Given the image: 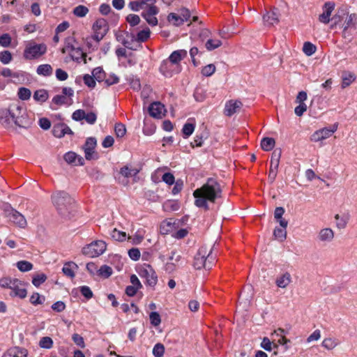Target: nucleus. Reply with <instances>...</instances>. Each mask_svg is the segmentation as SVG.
I'll use <instances>...</instances> for the list:
<instances>
[{"label":"nucleus","mask_w":357,"mask_h":357,"mask_svg":"<svg viewBox=\"0 0 357 357\" xmlns=\"http://www.w3.org/2000/svg\"><path fill=\"white\" fill-rule=\"evenodd\" d=\"M222 189L220 184L213 178H208L201 188L193 192L195 198V204L199 208L208 210V202L215 203L222 197Z\"/></svg>","instance_id":"f257e3e1"},{"label":"nucleus","mask_w":357,"mask_h":357,"mask_svg":"<svg viewBox=\"0 0 357 357\" xmlns=\"http://www.w3.org/2000/svg\"><path fill=\"white\" fill-rule=\"evenodd\" d=\"M53 205L59 215L64 219H71L76 213L73 199L65 191H56L51 196Z\"/></svg>","instance_id":"f03ea898"},{"label":"nucleus","mask_w":357,"mask_h":357,"mask_svg":"<svg viewBox=\"0 0 357 357\" xmlns=\"http://www.w3.org/2000/svg\"><path fill=\"white\" fill-rule=\"evenodd\" d=\"M8 114H10L13 122L18 127L28 128L32 121L28 117L25 108L20 103L11 104L8 107Z\"/></svg>","instance_id":"7ed1b4c3"},{"label":"nucleus","mask_w":357,"mask_h":357,"mask_svg":"<svg viewBox=\"0 0 357 357\" xmlns=\"http://www.w3.org/2000/svg\"><path fill=\"white\" fill-rule=\"evenodd\" d=\"M215 257L212 255V248L201 247L194 258L193 266L197 269H211L214 264Z\"/></svg>","instance_id":"20e7f679"},{"label":"nucleus","mask_w":357,"mask_h":357,"mask_svg":"<svg viewBox=\"0 0 357 357\" xmlns=\"http://www.w3.org/2000/svg\"><path fill=\"white\" fill-rule=\"evenodd\" d=\"M0 286L11 290L10 295L24 298L27 295L26 284L17 278H3L0 280Z\"/></svg>","instance_id":"39448f33"},{"label":"nucleus","mask_w":357,"mask_h":357,"mask_svg":"<svg viewBox=\"0 0 357 357\" xmlns=\"http://www.w3.org/2000/svg\"><path fill=\"white\" fill-rule=\"evenodd\" d=\"M106 250V243L102 241H95L82 248V254L89 257L102 255Z\"/></svg>","instance_id":"423d86ee"},{"label":"nucleus","mask_w":357,"mask_h":357,"mask_svg":"<svg viewBox=\"0 0 357 357\" xmlns=\"http://www.w3.org/2000/svg\"><path fill=\"white\" fill-rule=\"evenodd\" d=\"M5 216L13 224L21 228L26 226V220L24 215L15 209L13 208L10 205H6L3 208Z\"/></svg>","instance_id":"0eeeda50"},{"label":"nucleus","mask_w":357,"mask_h":357,"mask_svg":"<svg viewBox=\"0 0 357 357\" xmlns=\"http://www.w3.org/2000/svg\"><path fill=\"white\" fill-rule=\"evenodd\" d=\"M47 51V46L43 44H29L24 52V57L26 59L31 60L40 57Z\"/></svg>","instance_id":"6e6552de"},{"label":"nucleus","mask_w":357,"mask_h":357,"mask_svg":"<svg viewBox=\"0 0 357 357\" xmlns=\"http://www.w3.org/2000/svg\"><path fill=\"white\" fill-rule=\"evenodd\" d=\"M338 123H335L330 127H326L315 131L310 137V140L318 142L329 138L337 130Z\"/></svg>","instance_id":"1a4fd4ad"},{"label":"nucleus","mask_w":357,"mask_h":357,"mask_svg":"<svg viewBox=\"0 0 357 357\" xmlns=\"http://www.w3.org/2000/svg\"><path fill=\"white\" fill-rule=\"evenodd\" d=\"M92 29L94 32L93 38L98 43L107 34L109 26L105 19L99 18L94 22Z\"/></svg>","instance_id":"9d476101"},{"label":"nucleus","mask_w":357,"mask_h":357,"mask_svg":"<svg viewBox=\"0 0 357 357\" xmlns=\"http://www.w3.org/2000/svg\"><path fill=\"white\" fill-rule=\"evenodd\" d=\"M281 155L282 151L279 149H275L272 153L271 158V166L268 172V180L271 183H273L276 178Z\"/></svg>","instance_id":"9b49d317"},{"label":"nucleus","mask_w":357,"mask_h":357,"mask_svg":"<svg viewBox=\"0 0 357 357\" xmlns=\"http://www.w3.org/2000/svg\"><path fill=\"white\" fill-rule=\"evenodd\" d=\"M139 275L146 279V284L151 287L155 286L158 282V276L151 265L144 264V266L140 269Z\"/></svg>","instance_id":"f8f14e48"},{"label":"nucleus","mask_w":357,"mask_h":357,"mask_svg":"<svg viewBox=\"0 0 357 357\" xmlns=\"http://www.w3.org/2000/svg\"><path fill=\"white\" fill-rule=\"evenodd\" d=\"M97 144V141L95 137H89L86 139L85 144L83 146V149L85 153V158L88 160L97 158L95 154V148Z\"/></svg>","instance_id":"ddd939ff"},{"label":"nucleus","mask_w":357,"mask_h":357,"mask_svg":"<svg viewBox=\"0 0 357 357\" xmlns=\"http://www.w3.org/2000/svg\"><path fill=\"white\" fill-rule=\"evenodd\" d=\"M158 13L156 6H149L147 10H144L142 15L151 26H156L158 24V19L155 17Z\"/></svg>","instance_id":"4468645a"},{"label":"nucleus","mask_w":357,"mask_h":357,"mask_svg":"<svg viewBox=\"0 0 357 357\" xmlns=\"http://www.w3.org/2000/svg\"><path fill=\"white\" fill-rule=\"evenodd\" d=\"M165 112L164 105L161 104L160 102H153L149 107L150 116L154 118L161 119L165 115Z\"/></svg>","instance_id":"2eb2a0df"},{"label":"nucleus","mask_w":357,"mask_h":357,"mask_svg":"<svg viewBox=\"0 0 357 357\" xmlns=\"http://www.w3.org/2000/svg\"><path fill=\"white\" fill-rule=\"evenodd\" d=\"M243 106L240 100H230L225 104L224 114L227 116H231L236 113Z\"/></svg>","instance_id":"dca6fc26"},{"label":"nucleus","mask_w":357,"mask_h":357,"mask_svg":"<svg viewBox=\"0 0 357 357\" xmlns=\"http://www.w3.org/2000/svg\"><path fill=\"white\" fill-rule=\"evenodd\" d=\"M335 3L332 1H328L324 3V11L322 14L319 15V20L324 23L328 24L331 19L330 18L332 12L335 8Z\"/></svg>","instance_id":"f3484780"},{"label":"nucleus","mask_w":357,"mask_h":357,"mask_svg":"<svg viewBox=\"0 0 357 357\" xmlns=\"http://www.w3.org/2000/svg\"><path fill=\"white\" fill-rule=\"evenodd\" d=\"M52 133L54 137L58 138L63 137L66 134H73L71 129L66 124L63 123H59L54 125Z\"/></svg>","instance_id":"a211bd4d"},{"label":"nucleus","mask_w":357,"mask_h":357,"mask_svg":"<svg viewBox=\"0 0 357 357\" xmlns=\"http://www.w3.org/2000/svg\"><path fill=\"white\" fill-rule=\"evenodd\" d=\"M334 232L331 228L321 229L317 235L318 241L324 243H328L333 241Z\"/></svg>","instance_id":"6ab92c4d"},{"label":"nucleus","mask_w":357,"mask_h":357,"mask_svg":"<svg viewBox=\"0 0 357 357\" xmlns=\"http://www.w3.org/2000/svg\"><path fill=\"white\" fill-rule=\"evenodd\" d=\"M344 22L342 24V27H344V29H356L357 25V14L356 13H349V10H347V14L344 17Z\"/></svg>","instance_id":"aec40b11"},{"label":"nucleus","mask_w":357,"mask_h":357,"mask_svg":"<svg viewBox=\"0 0 357 357\" xmlns=\"http://www.w3.org/2000/svg\"><path fill=\"white\" fill-rule=\"evenodd\" d=\"M64 160L69 164H74L75 165H83L84 160L81 156H77L74 152L70 151L64 155Z\"/></svg>","instance_id":"412c9836"},{"label":"nucleus","mask_w":357,"mask_h":357,"mask_svg":"<svg viewBox=\"0 0 357 357\" xmlns=\"http://www.w3.org/2000/svg\"><path fill=\"white\" fill-rule=\"evenodd\" d=\"M264 22L269 26L278 24L279 22L278 9H273L267 12L264 16Z\"/></svg>","instance_id":"4be33fe9"},{"label":"nucleus","mask_w":357,"mask_h":357,"mask_svg":"<svg viewBox=\"0 0 357 357\" xmlns=\"http://www.w3.org/2000/svg\"><path fill=\"white\" fill-rule=\"evenodd\" d=\"M26 349L20 347H13L5 353L2 357H27Z\"/></svg>","instance_id":"5701e85b"},{"label":"nucleus","mask_w":357,"mask_h":357,"mask_svg":"<svg viewBox=\"0 0 357 357\" xmlns=\"http://www.w3.org/2000/svg\"><path fill=\"white\" fill-rule=\"evenodd\" d=\"M187 51L178 50L174 51L169 56V60L172 64H178L183 58L187 56Z\"/></svg>","instance_id":"b1692460"},{"label":"nucleus","mask_w":357,"mask_h":357,"mask_svg":"<svg viewBox=\"0 0 357 357\" xmlns=\"http://www.w3.org/2000/svg\"><path fill=\"white\" fill-rule=\"evenodd\" d=\"M291 282L289 273L286 272L276 279L275 284L280 288H286Z\"/></svg>","instance_id":"393cba45"},{"label":"nucleus","mask_w":357,"mask_h":357,"mask_svg":"<svg viewBox=\"0 0 357 357\" xmlns=\"http://www.w3.org/2000/svg\"><path fill=\"white\" fill-rule=\"evenodd\" d=\"M78 45L76 40L74 37H68L65 40V46L62 49V52L65 53L66 52L70 51L73 52L75 50H78Z\"/></svg>","instance_id":"a878e982"},{"label":"nucleus","mask_w":357,"mask_h":357,"mask_svg":"<svg viewBox=\"0 0 357 357\" xmlns=\"http://www.w3.org/2000/svg\"><path fill=\"white\" fill-rule=\"evenodd\" d=\"M342 84L341 87L345 89L349 86L356 79V76L353 73L344 71L342 75Z\"/></svg>","instance_id":"bb28decb"},{"label":"nucleus","mask_w":357,"mask_h":357,"mask_svg":"<svg viewBox=\"0 0 357 357\" xmlns=\"http://www.w3.org/2000/svg\"><path fill=\"white\" fill-rule=\"evenodd\" d=\"M347 14V8L342 6L339 8L336 13L332 17L331 22H335V24H340L345 17Z\"/></svg>","instance_id":"cd10ccee"},{"label":"nucleus","mask_w":357,"mask_h":357,"mask_svg":"<svg viewBox=\"0 0 357 357\" xmlns=\"http://www.w3.org/2000/svg\"><path fill=\"white\" fill-rule=\"evenodd\" d=\"M7 112H8V109L0 112V123L5 128H9L13 121L10 114H8Z\"/></svg>","instance_id":"c85d7f7f"},{"label":"nucleus","mask_w":357,"mask_h":357,"mask_svg":"<svg viewBox=\"0 0 357 357\" xmlns=\"http://www.w3.org/2000/svg\"><path fill=\"white\" fill-rule=\"evenodd\" d=\"M275 141L272 137H264L261 141V147L265 151H269L273 149Z\"/></svg>","instance_id":"c756f323"},{"label":"nucleus","mask_w":357,"mask_h":357,"mask_svg":"<svg viewBox=\"0 0 357 357\" xmlns=\"http://www.w3.org/2000/svg\"><path fill=\"white\" fill-rule=\"evenodd\" d=\"M53 69L50 64H42L38 66L36 72L39 75L45 77L50 76L52 74Z\"/></svg>","instance_id":"7c9ffc66"},{"label":"nucleus","mask_w":357,"mask_h":357,"mask_svg":"<svg viewBox=\"0 0 357 357\" xmlns=\"http://www.w3.org/2000/svg\"><path fill=\"white\" fill-rule=\"evenodd\" d=\"M70 56L74 61H79V59H82L84 63H86V54L84 53L80 47H78V50H75L73 52H71Z\"/></svg>","instance_id":"2f4dec72"},{"label":"nucleus","mask_w":357,"mask_h":357,"mask_svg":"<svg viewBox=\"0 0 357 357\" xmlns=\"http://www.w3.org/2000/svg\"><path fill=\"white\" fill-rule=\"evenodd\" d=\"M49 97L48 92L45 89H39L34 92L33 98L38 102H45Z\"/></svg>","instance_id":"473e14b6"},{"label":"nucleus","mask_w":357,"mask_h":357,"mask_svg":"<svg viewBox=\"0 0 357 357\" xmlns=\"http://www.w3.org/2000/svg\"><path fill=\"white\" fill-rule=\"evenodd\" d=\"M122 43L126 47L132 50H137L138 48L142 47L141 44L135 40V36L133 35L132 36V40L130 41L124 40Z\"/></svg>","instance_id":"72a5a7b5"},{"label":"nucleus","mask_w":357,"mask_h":357,"mask_svg":"<svg viewBox=\"0 0 357 357\" xmlns=\"http://www.w3.org/2000/svg\"><path fill=\"white\" fill-rule=\"evenodd\" d=\"M92 75L98 82L104 81L106 77V74L101 67L95 68L92 70Z\"/></svg>","instance_id":"f704fd0d"},{"label":"nucleus","mask_w":357,"mask_h":357,"mask_svg":"<svg viewBox=\"0 0 357 357\" xmlns=\"http://www.w3.org/2000/svg\"><path fill=\"white\" fill-rule=\"evenodd\" d=\"M16 266L21 272H28L33 268V264L25 260L17 261Z\"/></svg>","instance_id":"c9c22d12"},{"label":"nucleus","mask_w":357,"mask_h":357,"mask_svg":"<svg viewBox=\"0 0 357 357\" xmlns=\"http://www.w3.org/2000/svg\"><path fill=\"white\" fill-rule=\"evenodd\" d=\"M98 275L104 278H108L113 273L112 268L107 265H102L98 271Z\"/></svg>","instance_id":"e433bc0d"},{"label":"nucleus","mask_w":357,"mask_h":357,"mask_svg":"<svg viewBox=\"0 0 357 357\" xmlns=\"http://www.w3.org/2000/svg\"><path fill=\"white\" fill-rule=\"evenodd\" d=\"M287 228H278L276 227L273 231V236L280 241H284L287 238Z\"/></svg>","instance_id":"4c0bfd02"},{"label":"nucleus","mask_w":357,"mask_h":357,"mask_svg":"<svg viewBox=\"0 0 357 357\" xmlns=\"http://www.w3.org/2000/svg\"><path fill=\"white\" fill-rule=\"evenodd\" d=\"M150 33L151 31L148 28L140 31L135 37V40L141 44V43L146 41L150 37Z\"/></svg>","instance_id":"58836bf2"},{"label":"nucleus","mask_w":357,"mask_h":357,"mask_svg":"<svg viewBox=\"0 0 357 357\" xmlns=\"http://www.w3.org/2000/svg\"><path fill=\"white\" fill-rule=\"evenodd\" d=\"M221 45L222 41L218 39H208L205 44V47L208 51L213 50Z\"/></svg>","instance_id":"ea45409f"},{"label":"nucleus","mask_w":357,"mask_h":357,"mask_svg":"<svg viewBox=\"0 0 357 357\" xmlns=\"http://www.w3.org/2000/svg\"><path fill=\"white\" fill-rule=\"evenodd\" d=\"M89 8L84 6L79 5L73 9V14L79 17H85L89 13Z\"/></svg>","instance_id":"a19ab883"},{"label":"nucleus","mask_w":357,"mask_h":357,"mask_svg":"<svg viewBox=\"0 0 357 357\" xmlns=\"http://www.w3.org/2000/svg\"><path fill=\"white\" fill-rule=\"evenodd\" d=\"M75 266L76 264L73 262H68L64 264L62 271L64 273L65 275L73 278L75 277V273L72 268V266Z\"/></svg>","instance_id":"79ce46f5"},{"label":"nucleus","mask_w":357,"mask_h":357,"mask_svg":"<svg viewBox=\"0 0 357 357\" xmlns=\"http://www.w3.org/2000/svg\"><path fill=\"white\" fill-rule=\"evenodd\" d=\"M338 344V342L333 338H325L322 342V347L328 350L334 349Z\"/></svg>","instance_id":"37998d69"},{"label":"nucleus","mask_w":357,"mask_h":357,"mask_svg":"<svg viewBox=\"0 0 357 357\" xmlns=\"http://www.w3.org/2000/svg\"><path fill=\"white\" fill-rule=\"evenodd\" d=\"M316 46L310 42L304 43L303 51L307 56H312L316 52Z\"/></svg>","instance_id":"c03bdc74"},{"label":"nucleus","mask_w":357,"mask_h":357,"mask_svg":"<svg viewBox=\"0 0 357 357\" xmlns=\"http://www.w3.org/2000/svg\"><path fill=\"white\" fill-rule=\"evenodd\" d=\"M167 20L169 22H172L173 24L176 26H179L184 22V20L182 19L181 16H178L174 13H171L169 14Z\"/></svg>","instance_id":"a18cd8bd"},{"label":"nucleus","mask_w":357,"mask_h":357,"mask_svg":"<svg viewBox=\"0 0 357 357\" xmlns=\"http://www.w3.org/2000/svg\"><path fill=\"white\" fill-rule=\"evenodd\" d=\"M39 346L43 349H51L53 346V340L50 337H43L39 342Z\"/></svg>","instance_id":"49530a36"},{"label":"nucleus","mask_w":357,"mask_h":357,"mask_svg":"<svg viewBox=\"0 0 357 357\" xmlns=\"http://www.w3.org/2000/svg\"><path fill=\"white\" fill-rule=\"evenodd\" d=\"M120 173L125 177L129 178L135 176L138 173L136 169H130L128 167L125 166L120 170Z\"/></svg>","instance_id":"de8ad7c7"},{"label":"nucleus","mask_w":357,"mask_h":357,"mask_svg":"<svg viewBox=\"0 0 357 357\" xmlns=\"http://www.w3.org/2000/svg\"><path fill=\"white\" fill-rule=\"evenodd\" d=\"M46 280V275L44 273H40L33 277L32 283L35 287H38L41 284L45 282Z\"/></svg>","instance_id":"09e8293b"},{"label":"nucleus","mask_w":357,"mask_h":357,"mask_svg":"<svg viewBox=\"0 0 357 357\" xmlns=\"http://www.w3.org/2000/svg\"><path fill=\"white\" fill-rule=\"evenodd\" d=\"M114 131L117 137H123L126 133V126L121 123H116Z\"/></svg>","instance_id":"8fccbe9b"},{"label":"nucleus","mask_w":357,"mask_h":357,"mask_svg":"<svg viewBox=\"0 0 357 357\" xmlns=\"http://www.w3.org/2000/svg\"><path fill=\"white\" fill-rule=\"evenodd\" d=\"M165 353V347L161 343H157L153 349V354L155 357H162Z\"/></svg>","instance_id":"3c124183"},{"label":"nucleus","mask_w":357,"mask_h":357,"mask_svg":"<svg viewBox=\"0 0 357 357\" xmlns=\"http://www.w3.org/2000/svg\"><path fill=\"white\" fill-rule=\"evenodd\" d=\"M112 238L114 239L115 241H123L126 238V232L120 231L117 230L116 229H114L112 234Z\"/></svg>","instance_id":"603ef678"},{"label":"nucleus","mask_w":357,"mask_h":357,"mask_svg":"<svg viewBox=\"0 0 357 357\" xmlns=\"http://www.w3.org/2000/svg\"><path fill=\"white\" fill-rule=\"evenodd\" d=\"M194 130H195L194 124L190 123H185L183 126V129H182V132L184 135V137L187 138L189 136H190L192 134V132H194Z\"/></svg>","instance_id":"864d4df0"},{"label":"nucleus","mask_w":357,"mask_h":357,"mask_svg":"<svg viewBox=\"0 0 357 357\" xmlns=\"http://www.w3.org/2000/svg\"><path fill=\"white\" fill-rule=\"evenodd\" d=\"M172 228H173V223L169 221L165 220L161 223L160 229V232L162 234H168L169 232H170L171 230L172 229Z\"/></svg>","instance_id":"5fc2aeb1"},{"label":"nucleus","mask_w":357,"mask_h":357,"mask_svg":"<svg viewBox=\"0 0 357 357\" xmlns=\"http://www.w3.org/2000/svg\"><path fill=\"white\" fill-rule=\"evenodd\" d=\"M31 95V91L25 87H21L18 91V96L20 99L26 100L30 98Z\"/></svg>","instance_id":"6e6d98bb"},{"label":"nucleus","mask_w":357,"mask_h":357,"mask_svg":"<svg viewBox=\"0 0 357 357\" xmlns=\"http://www.w3.org/2000/svg\"><path fill=\"white\" fill-rule=\"evenodd\" d=\"M12 60V54L8 51L5 50L0 53V61L3 64L9 63Z\"/></svg>","instance_id":"4d7b16f0"},{"label":"nucleus","mask_w":357,"mask_h":357,"mask_svg":"<svg viewBox=\"0 0 357 357\" xmlns=\"http://www.w3.org/2000/svg\"><path fill=\"white\" fill-rule=\"evenodd\" d=\"M151 324L154 326H158L161 322L160 314L157 312H152L149 315Z\"/></svg>","instance_id":"13d9d810"},{"label":"nucleus","mask_w":357,"mask_h":357,"mask_svg":"<svg viewBox=\"0 0 357 357\" xmlns=\"http://www.w3.org/2000/svg\"><path fill=\"white\" fill-rule=\"evenodd\" d=\"M45 301V297L41 296L38 293H34L30 297V302L31 304L36 305L38 304H42Z\"/></svg>","instance_id":"bf43d9fd"},{"label":"nucleus","mask_w":357,"mask_h":357,"mask_svg":"<svg viewBox=\"0 0 357 357\" xmlns=\"http://www.w3.org/2000/svg\"><path fill=\"white\" fill-rule=\"evenodd\" d=\"M215 71V66L213 64H208L204 66L202 70V74L204 76L209 77Z\"/></svg>","instance_id":"052dcab7"},{"label":"nucleus","mask_w":357,"mask_h":357,"mask_svg":"<svg viewBox=\"0 0 357 357\" xmlns=\"http://www.w3.org/2000/svg\"><path fill=\"white\" fill-rule=\"evenodd\" d=\"M84 84L89 88H94L96 86V79L94 77L90 75H85L83 77Z\"/></svg>","instance_id":"680f3d73"},{"label":"nucleus","mask_w":357,"mask_h":357,"mask_svg":"<svg viewBox=\"0 0 357 357\" xmlns=\"http://www.w3.org/2000/svg\"><path fill=\"white\" fill-rule=\"evenodd\" d=\"M11 37L8 33H4L0 36V45L4 47L10 46Z\"/></svg>","instance_id":"e2e57ef3"},{"label":"nucleus","mask_w":357,"mask_h":357,"mask_svg":"<svg viewBox=\"0 0 357 357\" xmlns=\"http://www.w3.org/2000/svg\"><path fill=\"white\" fill-rule=\"evenodd\" d=\"M126 20L130 24V26H134L139 23L140 18L137 15L130 14L127 16Z\"/></svg>","instance_id":"0e129e2a"},{"label":"nucleus","mask_w":357,"mask_h":357,"mask_svg":"<svg viewBox=\"0 0 357 357\" xmlns=\"http://www.w3.org/2000/svg\"><path fill=\"white\" fill-rule=\"evenodd\" d=\"M105 84L107 86H109L119 82V78L115 74L110 75L107 78L105 79Z\"/></svg>","instance_id":"69168bd1"},{"label":"nucleus","mask_w":357,"mask_h":357,"mask_svg":"<svg viewBox=\"0 0 357 357\" xmlns=\"http://www.w3.org/2000/svg\"><path fill=\"white\" fill-rule=\"evenodd\" d=\"M307 105L305 103L298 104L294 109V113L298 116H301L307 111Z\"/></svg>","instance_id":"338daca9"},{"label":"nucleus","mask_w":357,"mask_h":357,"mask_svg":"<svg viewBox=\"0 0 357 357\" xmlns=\"http://www.w3.org/2000/svg\"><path fill=\"white\" fill-rule=\"evenodd\" d=\"M66 97L62 95H56L52 98V103L56 105H62L66 103Z\"/></svg>","instance_id":"774afa93"}]
</instances>
